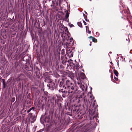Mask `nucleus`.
Returning a JSON list of instances; mask_svg holds the SVG:
<instances>
[{
  "instance_id": "1",
  "label": "nucleus",
  "mask_w": 132,
  "mask_h": 132,
  "mask_svg": "<svg viewBox=\"0 0 132 132\" xmlns=\"http://www.w3.org/2000/svg\"><path fill=\"white\" fill-rule=\"evenodd\" d=\"M66 85L67 88H69L72 85V84L71 82L69 80H68L66 82Z\"/></svg>"
},
{
  "instance_id": "2",
  "label": "nucleus",
  "mask_w": 132,
  "mask_h": 132,
  "mask_svg": "<svg viewBox=\"0 0 132 132\" xmlns=\"http://www.w3.org/2000/svg\"><path fill=\"white\" fill-rule=\"evenodd\" d=\"M113 71L114 73L115 74L116 76L117 77H118V72L116 70H114Z\"/></svg>"
},
{
  "instance_id": "3",
  "label": "nucleus",
  "mask_w": 132,
  "mask_h": 132,
  "mask_svg": "<svg viewBox=\"0 0 132 132\" xmlns=\"http://www.w3.org/2000/svg\"><path fill=\"white\" fill-rule=\"evenodd\" d=\"M92 38V40L94 42H96L97 41V40L94 37H92L91 36L89 38Z\"/></svg>"
},
{
  "instance_id": "4",
  "label": "nucleus",
  "mask_w": 132,
  "mask_h": 132,
  "mask_svg": "<svg viewBox=\"0 0 132 132\" xmlns=\"http://www.w3.org/2000/svg\"><path fill=\"white\" fill-rule=\"evenodd\" d=\"M69 44L67 43H65L64 44V47L65 48H67L68 47Z\"/></svg>"
},
{
  "instance_id": "5",
  "label": "nucleus",
  "mask_w": 132,
  "mask_h": 132,
  "mask_svg": "<svg viewBox=\"0 0 132 132\" xmlns=\"http://www.w3.org/2000/svg\"><path fill=\"white\" fill-rule=\"evenodd\" d=\"M78 26L80 27H82L81 23L80 22H78Z\"/></svg>"
},
{
  "instance_id": "6",
  "label": "nucleus",
  "mask_w": 132,
  "mask_h": 132,
  "mask_svg": "<svg viewBox=\"0 0 132 132\" xmlns=\"http://www.w3.org/2000/svg\"><path fill=\"white\" fill-rule=\"evenodd\" d=\"M65 54L64 50L62 49L61 51V54L62 55H64Z\"/></svg>"
},
{
  "instance_id": "7",
  "label": "nucleus",
  "mask_w": 132,
  "mask_h": 132,
  "mask_svg": "<svg viewBox=\"0 0 132 132\" xmlns=\"http://www.w3.org/2000/svg\"><path fill=\"white\" fill-rule=\"evenodd\" d=\"M69 14L68 12L67 11L65 15V17L66 18H67L69 17Z\"/></svg>"
},
{
  "instance_id": "8",
  "label": "nucleus",
  "mask_w": 132,
  "mask_h": 132,
  "mask_svg": "<svg viewBox=\"0 0 132 132\" xmlns=\"http://www.w3.org/2000/svg\"><path fill=\"white\" fill-rule=\"evenodd\" d=\"M71 89L72 90H73L74 89V86L73 85H71Z\"/></svg>"
},
{
  "instance_id": "9",
  "label": "nucleus",
  "mask_w": 132,
  "mask_h": 132,
  "mask_svg": "<svg viewBox=\"0 0 132 132\" xmlns=\"http://www.w3.org/2000/svg\"><path fill=\"white\" fill-rule=\"evenodd\" d=\"M81 75H84V76L83 77H82V79H85V75H84V74L83 73H82V74H81Z\"/></svg>"
},
{
  "instance_id": "10",
  "label": "nucleus",
  "mask_w": 132,
  "mask_h": 132,
  "mask_svg": "<svg viewBox=\"0 0 132 132\" xmlns=\"http://www.w3.org/2000/svg\"><path fill=\"white\" fill-rule=\"evenodd\" d=\"M83 15H84V18H85V20H86V21H87V20H86V19L87 18L86 15L84 14Z\"/></svg>"
},
{
  "instance_id": "11",
  "label": "nucleus",
  "mask_w": 132,
  "mask_h": 132,
  "mask_svg": "<svg viewBox=\"0 0 132 132\" xmlns=\"http://www.w3.org/2000/svg\"><path fill=\"white\" fill-rule=\"evenodd\" d=\"M32 108H33V107H32L29 110H28L27 111V112L28 113L30 111L32 110Z\"/></svg>"
},
{
  "instance_id": "12",
  "label": "nucleus",
  "mask_w": 132,
  "mask_h": 132,
  "mask_svg": "<svg viewBox=\"0 0 132 132\" xmlns=\"http://www.w3.org/2000/svg\"><path fill=\"white\" fill-rule=\"evenodd\" d=\"M114 79L115 80H118V78L115 77H114Z\"/></svg>"
},
{
  "instance_id": "13",
  "label": "nucleus",
  "mask_w": 132,
  "mask_h": 132,
  "mask_svg": "<svg viewBox=\"0 0 132 132\" xmlns=\"http://www.w3.org/2000/svg\"><path fill=\"white\" fill-rule=\"evenodd\" d=\"M69 26L70 27H72L73 26V25L72 24H70Z\"/></svg>"
},
{
  "instance_id": "14",
  "label": "nucleus",
  "mask_w": 132,
  "mask_h": 132,
  "mask_svg": "<svg viewBox=\"0 0 132 132\" xmlns=\"http://www.w3.org/2000/svg\"><path fill=\"white\" fill-rule=\"evenodd\" d=\"M90 98H91L92 100V98H93V99L94 98V97L92 96H90Z\"/></svg>"
},
{
  "instance_id": "15",
  "label": "nucleus",
  "mask_w": 132,
  "mask_h": 132,
  "mask_svg": "<svg viewBox=\"0 0 132 132\" xmlns=\"http://www.w3.org/2000/svg\"><path fill=\"white\" fill-rule=\"evenodd\" d=\"M83 21L84 24L86 25V22L85 21Z\"/></svg>"
},
{
  "instance_id": "16",
  "label": "nucleus",
  "mask_w": 132,
  "mask_h": 132,
  "mask_svg": "<svg viewBox=\"0 0 132 132\" xmlns=\"http://www.w3.org/2000/svg\"><path fill=\"white\" fill-rule=\"evenodd\" d=\"M70 40L71 42L73 41V39L72 38H70Z\"/></svg>"
},
{
  "instance_id": "17",
  "label": "nucleus",
  "mask_w": 132,
  "mask_h": 132,
  "mask_svg": "<svg viewBox=\"0 0 132 132\" xmlns=\"http://www.w3.org/2000/svg\"><path fill=\"white\" fill-rule=\"evenodd\" d=\"M86 31H87V29L88 28V27L87 26H86Z\"/></svg>"
},
{
  "instance_id": "18",
  "label": "nucleus",
  "mask_w": 132,
  "mask_h": 132,
  "mask_svg": "<svg viewBox=\"0 0 132 132\" xmlns=\"http://www.w3.org/2000/svg\"><path fill=\"white\" fill-rule=\"evenodd\" d=\"M65 31L66 32H68V29H66V30H65Z\"/></svg>"
},
{
  "instance_id": "19",
  "label": "nucleus",
  "mask_w": 132,
  "mask_h": 132,
  "mask_svg": "<svg viewBox=\"0 0 132 132\" xmlns=\"http://www.w3.org/2000/svg\"><path fill=\"white\" fill-rule=\"evenodd\" d=\"M88 33L89 34H90V31H89V30L88 31Z\"/></svg>"
},
{
  "instance_id": "20",
  "label": "nucleus",
  "mask_w": 132,
  "mask_h": 132,
  "mask_svg": "<svg viewBox=\"0 0 132 132\" xmlns=\"http://www.w3.org/2000/svg\"><path fill=\"white\" fill-rule=\"evenodd\" d=\"M89 45L90 46H91V43H90V44H89Z\"/></svg>"
},
{
  "instance_id": "21",
  "label": "nucleus",
  "mask_w": 132,
  "mask_h": 132,
  "mask_svg": "<svg viewBox=\"0 0 132 132\" xmlns=\"http://www.w3.org/2000/svg\"><path fill=\"white\" fill-rule=\"evenodd\" d=\"M70 60L71 61H72V60Z\"/></svg>"
},
{
  "instance_id": "22",
  "label": "nucleus",
  "mask_w": 132,
  "mask_h": 132,
  "mask_svg": "<svg viewBox=\"0 0 132 132\" xmlns=\"http://www.w3.org/2000/svg\"><path fill=\"white\" fill-rule=\"evenodd\" d=\"M83 76H84V75H82Z\"/></svg>"
}]
</instances>
